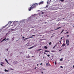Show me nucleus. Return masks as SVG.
<instances>
[{
    "instance_id": "obj_1",
    "label": "nucleus",
    "mask_w": 74,
    "mask_h": 74,
    "mask_svg": "<svg viewBox=\"0 0 74 74\" xmlns=\"http://www.w3.org/2000/svg\"><path fill=\"white\" fill-rule=\"evenodd\" d=\"M38 5V3H35L34 5H32L29 8H28L29 11H31V10H33V8H36V7Z\"/></svg>"
},
{
    "instance_id": "obj_2",
    "label": "nucleus",
    "mask_w": 74,
    "mask_h": 74,
    "mask_svg": "<svg viewBox=\"0 0 74 74\" xmlns=\"http://www.w3.org/2000/svg\"><path fill=\"white\" fill-rule=\"evenodd\" d=\"M35 36H36V35H32V36H31V37H30L27 38H26L25 39H23V40H26L27 39H29V38H33V37H32Z\"/></svg>"
},
{
    "instance_id": "obj_3",
    "label": "nucleus",
    "mask_w": 74,
    "mask_h": 74,
    "mask_svg": "<svg viewBox=\"0 0 74 74\" xmlns=\"http://www.w3.org/2000/svg\"><path fill=\"white\" fill-rule=\"evenodd\" d=\"M51 0H48L47 1V4H49L50 3H51Z\"/></svg>"
},
{
    "instance_id": "obj_4",
    "label": "nucleus",
    "mask_w": 74,
    "mask_h": 74,
    "mask_svg": "<svg viewBox=\"0 0 74 74\" xmlns=\"http://www.w3.org/2000/svg\"><path fill=\"white\" fill-rule=\"evenodd\" d=\"M69 39H66V44H67L69 43Z\"/></svg>"
},
{
    "instance_id": "obj_5",
    "label": "nucleus",
    "mask_w": 74,
    "mask_h": 74,
    "mask_svg": "<svg viewBox=\"0 0 74 74\" xmlns=\"http://www.w3.org/2000/svg\"><path fill=\"white\" fill-rule=\"evenodd\" d=\"M44 3L43 1H41L39 3V5H40V4H43Z\"/></svg>"
},
{
    "instance_id": "obj_6",
    "label": "nucleus",
    "mask_w": 74,
    "mask_h": 74,
    "mask_svg": "<svg viewBox=\"0 0 74 74\" xmlns=\"http://www.w3.org/2000/svg\"><path fill=\"white\" fill-rule=\"evenodd\" d=\"M11 23H12V22L11 21H9L7 25H8V24H9V25H11Z\"/></svg>"
},
{
    "instance_id": "obj_7",
    "label": "nucleus",
    "mask_w": 74,
    "mask_h": 74,
    "mask_svg": "<svg viewBox=\"0 0 74 74\" xmlns=\"http://www.w3.org/2000/svg\"><path fill=\"white\" fill-rule=\"evenodd\" d=\"M6 40V38H5L4 39L2 40L0 42H3V41H4V40Z\"/></svg>"
},
{
    "instance_id": "obj_8",
    "label": "nucleus",
    "mask_w": 74,
    "mask_h": 74,
    "mask_svg": "<svg viewBox=\"0 0 74 74\" xmlns=\"http://www.w3.org/2000/svg\"><path fill=\"white\" fill-rule=\"evenodd\" d=\"M36 47V46H33L32 47H30L29 48H28V49H32V48H33V47Z\"/></svg>"
},
{
    "instance_id": "obj_9",
    "label": "nucleus",
    "mask_w": 74,
    "mask_h": 74,
    "mask_svg": "<svg viewBox=\"0 0 74 74\" xmlns=\"http://www.w3.org/2000/svg\"><path fill=\"white\" fill-rule=\"evenodd\" d=\"M5 61L6 62H7V63H8V64H9V63H8V61L6 59H5Z\"/></svg>"
},
{
    "instance_id": "obj_10",
    "label": "nucleus",
    "mask_w": 74,
    "mask_h": 74,
    "mask_svg": "<svg viewBox=\"0 0 74 74\" xmlns=\"http://www.w3.org/2000/svg\"><path fill=\"white\" fill-rule=\"evenodd\" d=\"M64 29H62V31H61V32L60 33V34H61V33H63V32H64Z\"/></svg>"
},
{
    "instance_id": "obj_11",
    "label": "nucleus",
    "mask_w": 74,
    "mask_h": 74,
    "mask_svg": "<svg viewBox=\"0 0 74 74\" xmlns=\"http://www.w3.org/2000/svg\"><path fill=\"white\" fill-rule=\"evenodd\" d=\"M61 27H60L57 29H54V30H58V29H60V28H61Z\"/></svg>"
},
{
    "instance_id": "obj_12",
    "label": "nucleus",
    "mask_w": 74,
    "mask_h": 74,
    "mask_svg": "<svg viewBox=\"0 0 74 74\" xmlns=\"http://www.w3.org/2000/svg\"><path fill=\"white\" fill-rule=\"evenodd\" d=\"M62 47H64L65 46V44L63 43L62 45Z\"/></svg>"
},
{
    "instance_id": "obj_13",
    "label": "nucleus",
    "mask_w": 74,
    "mask_h": 74,
    "mask_svg": "<svg viewBox=\"0 0 74 74\" xmlns=\"http://www.w3.org/2000/svg\"><path fill=\"white\" fill-rule=\"evenodd\" d=\"M5 72H8V71L7 70H6V69H5Z\"/></svg>"
},
{
    "instance_id": "obj_14",
    "label": "nucleus",
    "mask_w": 74,
    "mask_h": 74,
    "mask_svg": "<svg viewBox=\"0 0 74 74\" xmlns=\"http://www.w3.org/2000/svg\"><path fill=\"white\" fill-rule=\"evenodd\" d=\"M56 45H57L56 44L55 46H54V47H53V49H54V48H55V46H56Z\"/></svg>"
},
{
    "instance_id": "obj_15",
    "label": "nucleus",
    "mask_w": 74,
    "mask_h": 74,
    "mask_svg": "<svg viewBox=\"0 0 74 74\" xmlns=\"http://www.w3.org/2000/svg\"><path fill=\"white\" fill-rule=\"evenodd\" d=\"M45 52H49V51H47V50H45Z\"/></svg>"
},
{
    "instance_id": "obj_16",
    "label": "nucleus",
    "mask_w": 74,
    "mask_h": 74,
    "mask_svg": "<svg viewBox=\"0 0 74 74\" xmlns=\"http://www.w3.org/2000/svg\"><path fill=\"white\" fill-rule=\"evenodd\" d=\"M27 44H28V43L27 44H26V47H29V45H27Z\"/></svg>"
},
{
    "instance_id": "obj_17",
    "label": "nucleus",
    "mask_w": 74,
    "mask_h": 74,
    "mask_svg": "<svg viewBox=\"0 0 74 74\" xmlns=\"http://www.w3.org/2000/svg\"><path fill=\"white\" fill-rule=\"evenodd\" d=\"M44 48H45V49H47V46H45L44 47Z\"/></svg>"
},
{
    "instance_id": "obj_18",
    "label": "nucleus",
    "mask_w": 74,
    "mask_h": 74,
    "mask_svg": "<svg viewBox=\"0 0 74 74\" xmlns=\"http://www.w3.org/2000/svg\"><path fill=\"white\" fill-rule=\"evenodd\" d=\"M47 56H48V57H49V56H50V55L48 54L47 55Z\"/></svg>"
},
{
    "instance_id": "obj_19",
    "label": "nucleus",
    "mask_w": 74,
    "mask_h": 74,
    "mask_svg": "<svg viewBox=\"0 0 74 74\" xmlns=\"http://www.w3.org/2000/svg\"><path fill=\"white\" fill-rule=\"evenodd\" d=\"M12 41H13V40H14V38H12Z\"/></svg>"
},
{
    "instance_id": "obj_20",
    "label": "nucleus",
    "mask_w": 74,
    "mask_h": 74,
    "mask_svg": "<svg viewBox=\"0 0 74 74\" xmlns=\"http://www.w3.org/2000/svg\"><path fill=\"white\" fill-rule=\"evenodd\" d=\"M42 49H39L38 50H37L38 51H41V50Z\"/></svg>"
},
{
    "instance_id": "obj_21",
    "label": "nucleus",
    "mask_w": 74,
    "mask_h": 74,
    "mask_svg": "<svg viewBox=\"0 0 74 74\" xmlns=\"http://www.w3.org/2000/svg\"><path fill=\"white\" fill-rule=\"evenodd\" d=\"M51 52H55V51H51Z\"/></svg>"
},
{
    "instance_id": "obj_22",
    "label": "nucleus",
    "mask_w": 74,
    "mask_h": 74,
    "mask_svg": "<svg viewBox=\"0 0 74 74\" xmlns=\"http://www.w3.org/2000/svg\"><path fill=\"white\" fill-rule=\"evenodd\" d=\"M10 70H14V69L12 68H11Z\"/></svg>"
},
{
    "instance_id": "obj_23",
    "label": "nucleus",
    "mask_w": 74,
    "mask_h": 74,
    "mask_svg": "<svg viewBox=\"0 0 74 74\" xmlns=\"http://www.w3.org/2000/svg\"><path fill=\"white\" fill-rule=\"evenodd\" d=\"M49 45H51V42L49 43Z\"/></svg>"
},
{
    "instance_id": "obj_24",
    "label": "nucleus",
    "mask_w": 74,
    "mask_h": 74,
    "mask_svg": "<svg viewBox=\"0 0 74 74\" xmlns=\"http://www.w3.org/2000/svg\"><path fill=\"white\" fill-rule=\"evenodd\" d=\"M55 65H56V61L55 62Z\"/></svg>"
},
{
    "instance_id": "obj_25",
    "label": "nucleus",
    "mask_w": 74,
    "mask_h": 74,
    "mask_svg": "<svg viewBox=\"0 0 74 74\" xmlns=\"http://www.w3.org/2000/svg\"><path fill=\"white\" fill-rule=\"evenodd\" d=\"M49 64L48 63H46V66H48Z\"/></svg>"
},
{
    "instance_id": "obj_26",
    "label": "nucleus",
    "mask_w": 74,
    "mask_h": 74,
    "mask_svg": "<svg viewBox=\"0 0 74 74\" xmlns=\"http://www.w3.org/2000/svg\"><path fill=\"white\" fill-rule=\"evenodd\" d=\"M60 1H64V0H61Z\"/></svg>"
},
{
    "instance_id": "obj_27",
    "label": "nucleus",
    "mask_w": 74,
    "mask_h": 74,
    "mask_svg": "<svg viewBox=\"0 0 74 74\" xmlns=\"http://www.w3.org/2000/svg\"><path fill=\"white\" fill-rule=\"evenodd\" d=\"M1 65V66H3V64L1 63L0 64Z\"/></svg>"
},
{
    "instance_id": "obj_28",
    "label": "nucleus",
    "mask_w": 74,
    "mask_h": 74,
    "mask_svg": "<svg viewBox=\"0 0 74 74\" xmlns=\"http://www.w3.org/2000/svg\"><path fill=\"white\" fill-rule=\"evenodd\" d=\"M61 67V68H62V69H63V66H61L60 67Z\"/></svg>"
},
{
    "instance_id": "obj_29",
    "label": "nucleus",
    "mask_w": 74,
    "mask_h": 74,
    "mask_svg": "<svg viewBox=\"0 0 74 74\" xmlns=\"http://www.w3.org/2000/svg\"><path fill=\"white\" fill-rule=\"evenodd\" d=\"M9 40V38H8L5 41H7V40Z\"/></svg>"
},
{
    "instance_id": "obj_30",
    "label": "nucleus",
    "mask_w": 74,
    "mask_h": 74,
    "mask_svg": "<svg viewBox=\"0 0 74 74\" xmlns=\"http://www.w3.org/2000/svg\"><path fill=\"white\" fill-rule=\"evenodd\" d=\"M67 44V46H69V43H68Z\"/></svg>"
},
{
    "instance_id": "obj_31",
    "label": "nucleus",
    "mask_w": 74,
    "mask_h": 74,
    "mask_svg": "<svg viewBox=\"0 0 74 74\" xmlns=\"http://www.w3.org/2000/svg\"><path fill=\"white\" fill-rule=\"evenodd\" d=\"M62 38H63V37H61V38L60 39H61V40H62Z\"/></svg>"
},
{
    "instance_id": "obj_32",
    "label": "nucleus",
    "mask_w": 74,
    "mask_h": 74,
    "mask_svg": "<svg viewBox=\"0 0 74 74\" xmlns=\"http://www.w3.org/2000/svg\"><path fill=\"white\" fill-rule=\"evenodd\" d=\"M42 63H41L40 64V65H42Z\"/></svg>"
},
{
    "instance_id": "obj_33",
    "label": "nucleus",
    "mask_w": 74,
    "mask_h": 74,
    "mask_svg": "<svg viewBox=\"0 0 74 74\" xmlns=\"http://www.w3.org/2000/svg\"><path fill=\"white\" fill-rule=\"evenodd\" d=\"M8 49L7 50H5V51H8Z\"/></svg>"
},
{
    "instance_id": "obj_34",
    "label": "nucleus",
    "mask_w": 74,
    "mask_h": 74,
    "mask_svg": "<svg viewBox=\"0 0 74 74\" xmlns=\"http://www.w3.org/2000/svg\"><path fill=\"white\" fill-rule=\"evenodd\" d=\"M62 59H60V60H61V61H62Z\"/></svg>"
},
{
    "instance_id": "obj_35",
    "label": "nucleus",
    "mask_w": 74,
    "mask_h": 74,
    "mask_svg": "<svg viewBox=\"0 0 74 74\" xmlns=\"http://www.w3.org/2000/svg\"><path fill=\"white\" fill-rule=\"evenodd\" d=\"M66 37H69V35H67L66 36Z\"/></svg>"
},
{
    "instance_id": "obj_36",
    "label": "nucleus",
    "mask_w": 74,
    "mask_h": 74,
    "mask_svg": "<svg viewBox=\"0 0 74 74\" xmlns=\"http://www.w3.org/2000/svg\"><path fill=\"white\" fill-rule=\"evenodd\" d=\"M1 63H2V64H4V63L3 62H2Z\"/></svg>"
},
{
    "instance_id": "obj_37",
    "label": "nucleus",
    "mask_w": 74,
    "mask_h": 74,
    "mask_svg": "<svg viewBox=\"0 0 74 74\" xmlns=\"http://www.w3.org/2000/svg\"><path fill=\"white\" fill-rule=\"evenodd\" d=\"M66 33V34H68V33H69V32H67Z\"/></svg>"
},
{
    "instance_id": "obj_38",
    "label": "nucleus",
    "mask_w": 74,
    "mask_h": 74,
    "mask_svg": "<svg viewBox=\"0 0 74 74\" xmlns=\"http://www.w3.org/2000/svg\"><path fill=\"white\" fill-rule=\"evenodd\" d=\"M22 38H25V37H24V36H23V37H22Z\"/></svg>"
},
{
    "instance_id": "obj_39",
    "label": "nucleus",
    "mask_w": 74,
    "mask_h": 74,
    "mask_svg": "<svg viewBox=\"0 0 74 74\" xmlns=\"http://www.w3.org/2000/svg\"><path fill=\"white\" fill-rule=\"evenodd\" d=\"M73 68H74V65L73 66Z\"/></svg>"
},
{
    "instance_id": "obj_40",
    "label": "nucleus",
    "mask_w": 74,
    "mask_h": 74,
    "mask_svg": "<svg viewBox=\"0 0 74 74\" xmlns=\"http://www.w3.org/2000/svg\"><path fill=\"white\" fill-rule=\"evenodd\" d=\"M41 73H42V74H43V72H42V71Z\"/></svg>"
},
{
    "instance_id": "obj_41",
    "label": "nucleus",
    "mask_w": 74,
    "mask_h": 74,
    "mask_svg": "<svg viewBox=\"0 0 74 74\" xmlns=\"http://www.w3.org/2000/svg\"><path fill=\"white\" fill-rule=\"evenodd\" d=\"M61 41H60V43H61Z\"/></svg>"
},
{
    "instance_id": "obj_42",
    "label": "nucleus",
    "mask_w": 74,
    "mask_h": 74,
    "mask_svg": "<svg viewBox=\"0 0 74 74\" xmlns=\"http://www.w3.org/2000/svg\"><path fill=\"white\" fill-rule=\"evenodd\" d=\"M37 66H38V64H37Z\"/></svg>"
},
{
    "instance_id": "obj_43",
    "label": "nucleus",
    "mask_w": 74,
    "mask_h": 74,
    "mask_svg": "<svg viewBox=\"0 0 74 74\" xmlns=\"http://www.w3.org/2000/svg\"><path fill=\"white\" fill-rule=\"evenodd\" d=\"M36 36H37V37H38V36H39V35H37Z\"/></svg>"
},
{
    "instance_id": "obj_44",
    "label": "nucleus",
    "mask_w": 74,
    "mask_h": 74,
    "mask_svg": "<svg viewBox=\"0 0 74 74\" xmlns=\"http://www.w3.org/2000/svg\"><path fill=\"white\" fill-rule=\"evenodd\" d=\"M37 68V67H35L34 69H36Z\"/></svg>"
},
{
    "instance_id": "obj_45",
    "label": "nucleus",
    "mask_w": 74,
    "mask_h": 74,
    "mask_svg": "<svg viewBox=\"0 0 74 74\" xmlns=\"http://www.w3.org/2000/svg\"><path fill=\"white\" fill-rule=\"evenodd\" d=\"M44 54H46V53H45V52H44Z\"/></svg>"
},
{
    "instance_id": "obj_46",
    "label": "nucleus",
    "mask_w": 74,
    "mask_h": 74,
    "mask_svg": "<svg viewBox=\"0 0 74 74\" xmlns=\"http://www.w3.org/2000/svg\"><path fill=\"white\" fill-rule=\"evenodd\" d=\"M47 23V22H46L45 23Z\"/></svg>"
},
{
    "instance_id": "obj_47",
    "label": "nucleus",
    "mask_w": 74,
    "mask_h": 74,
    "mask_svg": "<svg viewBox=\"0 0 74 74\" xmlns=\"http://www.w3.org/2000/svg\"><path fill=\"white\" fill-rule=\"evenodd\" d=\"M59 51H60H60H61V50H59Z\"/></svg>"
},
{
    "instance_id": "obj_48",
    "label": "nucleus",
    "mask_w": 74,
    "mask_h": 74,
    "mask_svg": "<svg viewBox=\"0 0 74 74\" xmlns=\"http://www.w3.org/2000/svg\"><path fill=\"white\" fill-rule=\"evenodd\" d=\"M53 36H51V37H53Z\"/></svg>"
},
{
    "instance_id": "obj_49",
    "label": "nucleus",
    "mask_w": 74,
    "mask_h": 74,
    "mask_svg": "<svg viewBox=\"0 0 74 74\" xmlns=\"http://www.w3.org/2000/svg\"><path fill=\"white\" fill-rule=\"evenodd\" d=\"M18 40H16V41H18Z\"/></svg>"
},
{
    "instance_id": "obj_50",
    "label": "nucleus",
    "mask_w": 74,
    "mask_h": 74,
    "mask_svg": "<svg viewBox=\"0 0 74 74\" xmlns=\"http://www.w3.org/2000/svg\"><path fill=\"white\" fill-rule=\"evenodd\" d=\"M34 57V56H32V57Z\"/></svg>"
},
{
    "instance_id": "obj_51",
    "label": "nucleus",
    "mask_w": 74,
    "mask_h": 74,
    "mask_svg": "<svg viewBox=\"0 0 74 74\" xmlns=\"http://www.w3.org/2000/svg\"><path fill=\"white\" fill-rule=\"evenodd\" d=\"M63 19H64V18H63Z\"/></svg>"
},
{
    "instance_id": "obj_52",
    "label": "nucleus",
    "mask_w": 74,
    "mask_h": 74,
    "mask_svg": "<svg viewBox=\"0 0 74 74\" xmlns=\"http://www.w3.org/2000/svg\"><path fill=\"white\" fill-rule=\"evenodd\" d=\"M73 27H74V25L73 26Z\"/></svg>"
},
{
    "instance_id": "obj_53",
    "label": "nucleus",
    "mask_w": 74,
    "mask_h": 74,
    "mask_svg": "<svg viewBox=\"0 0 74 74\" xmlns=\"http://www.w3.org/2000/svg\"><path fill=\"white\" fill-rule=\"evenodd\" d=\"M43 58H44V57H43Z\"/></svg>"
},
{
    "instance_id": "obj_54",
    "label": "nucleus",
    "mask_w": 74,
    "mask_h": 74,
    "mask_svg": "<svg viewBox=\"0 0 74 74\" xmlns=\"http://www.w3.org/2000/svg\"><path fill=\"white\" fill-rule=\"evenodd\" d=\"M42 14H43V12H42Z\"/></svg>"
},
{
    "instance_id": "obj_55",
    "label": "nucleus",
    "mask_w": 74,
    "mask_h": 74,
    "mask_svg": "<svg viewBox=\"0 0 74 74\" xmlns=\"http://www.w3.org/2000/svg\"><path fill=\"white\" fill-rule=\"evenodd\" d=\"M46 7H48V6H46Z\"/></svg>"
},
{
    "instance_id": "obj_56",
    "label": "nucleus",
    "mask_w": 74,
    "mask_h": 74,
    "mask_svg": "<svg viewBox=\"0 0 74 74\" xmlns=\"http://www.w3.org/2000/svg\"><path fill=\"white\" fill-rule=\"evenodd\" d=\"M9 27H10V26H9Z\"/></svg>"
},
{
    "instance_id": "obj_57",
    "label": "nucleus",
    "mask_w": 74,
    "mask_h": 74,
    "mask_svg": "<svg viewBox=\"0 0 74 74\" xmlns=\"http://www.w3.org/2000/svg\"><path fill=\"white\" fill-rule=\"evenodd\" d=\"M20 53H21V52H20Z\"/></svg>"
}]
</instances>
